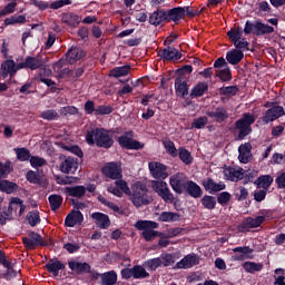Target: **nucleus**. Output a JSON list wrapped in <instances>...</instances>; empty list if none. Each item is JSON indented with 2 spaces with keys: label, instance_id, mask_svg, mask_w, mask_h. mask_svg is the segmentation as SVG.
<instances>
[{
  "label": "nucleus",
  "instance_id": "f257e3e1",
  "mask_svg": "<svg viewBox=\"0 0 285 285\" xmlns=\"http://www.w3.org/2000/svg\"><path fill=\"white\" fill-rule=\"evenodd\" d=\"M86 141L89 146L97 144L100 148H110L114 141L106 129H92L87 132Z\"/></svg>",
  "mask_w": 285,
  "mask_h": 285
},
{
  "label": "nucleus",
  "instance_id": "f03ea898",
  "mask_svg": "<svg viewBox=\"0 0 285 285\" xmlns=\"http://www.w3.org/2000/svg\"><path fill=\"white\" fill-rule=\"evenodd\" d=\"M255 115L250 112H245L243 114V117L235 122V128L238 132L236 136L237 141L246 139V137H248V134L253 132V128L250 126L255 124Z\"/></svg>",
  "mask_w": 285,
  "mask_h": 285
},
{
  "label": "nucleus",
  "instance_id": "7ed1b4c3",
  "mask_svg": "<svg viewBox=\"0 0 285 285\" xmlns=\"http://www.w3.org/2000/svg\"><path fill=\"white\" fill-rule=\"evenodd\" d=\"M137 230H141V236L146 242H153L155 237H159L160 233L155 230L159 228V224L153 220H137L135 224Z\"/></svg>",
  "mask_w": 285,
  "mask_h": 285
},
{
  "label": "nucleus",
  "instance_id": "20e7f679",
  "mask_svg": "<svg viewBox=\"0 0 285 285\" xmlns=\"http://www.w3.org/2000/svg\"><path fill=\"white\" fill-rule=\"evenodd\" d=\"M188 184V177L184 173H177L170 176L169 186L173 188L174 193L181 195L186 190Z\"/></svg>",
  "mask_w": 285,
  "mask_h": 285
},
{
  "label": "nucleus",
  "instance_id": "39448f33",
  "mask_svg": "<svg viewBox=\"0 0 285 285\" xmlns=\"http://www.w3.org/2000/svg\"><path fill=\"white\" fill-rule=\"evenodd\" d=\"M153 188L166 204H173L175 202V195L170 193V188H168L166 181L154 180Z\"/></svg>",
  "mask_w": 285,
  "mask_h": 285
},
{
  "label": "nucleus",
  "instance_id": "423d86ee",
  "mask_svg": "<svg viewBox=\"0 0 285 285\" xmlns=\"http://www.w3.org/2000/svg\"><path fill=\"white\" fill-rule=\"evenodd\" d=\"M284 107L277 104H273V106L263 114V117L261 119L263 124L267 125L279 119V117H284Z\"/></svg>",
  "mask_w": 285,
  "mask_h": 285
},
{
  "label": "nucleus",
  "instance_id": "0eeeda50",
  "mask_svg": "<svg viewBox=\"0 0 285 285\" xmlns=\"http://www.w3.org/2000/svg\"><path fill=\"white\" fill-rule=\"evenodd\" d=\"M118 142L122 148H127L128 150H141L144 148V144L132 140V131H127L120 136Z\"/></svg>",
  "mask_w": 285,
  "mask_h": 285
},
{
  "label": "nucleus",
  "instance_id": "6e6552de",
  "mask_svg": "<svg viewBox=\"0 0 285 285\" xmlns=\"http://www.w3.org/2000/svg\"><path fill=\"white\" fill-rule=\"evenodd\" d=\"M149 171L154 179H168V176L170 175L168 173V167L157 161L149 163Z\"/></svg>",
  "mask_w": 285,
  "mask_h": 285
},
{
  "label": "nucleus",
  "instance_id": "1a4fd4ad",
  "mask_svg": "<svg viewBox=\"0 0 285 285\" xmlns=\"http://www.w3.org/2000/svg\"><path fill=\"white\" fill-rule=\"evenodd\" d=\"M102 175L109 179H121V165L119 163H109L102 168Z\"/></svg>",
  "mask_w": 285,
  "mask_h": 285
},
{
  "label": "nucleus",
  "instance_id": "9d476101",
  "mask_svg": "<svg viewBox=\"0 0 285 285\" xmlns=\"http://www.w3.org/2000/svg\"><path fill=\"white\" fill-rule=\"evenodd\" d=\"M108 193H111V195H115L116 197H121V195H130V187H128V183L126 180H121L118 178V180L115 181V186H109L107 188Z\"/></svg>",
  "mask_w": 285,
  "mask_h": 285
},
{
  "label": "nucleus",
  "instance_id": "9b49d317",
  "mask_svg": "<svg viewBox=\"0 0 285 285\" xmlns=\"http://www.w3.org/2000/svg\"><path fill=\"white\" fill-rule=\"evenodd\" d=\"M59 168L65 175H75L79 168V160H77V158L67 157L60 163Z\"/></svg>",
  "mask_w": 285,
  "mask_h": 285
},
{
  "label": "nucleus",
  "instance_id": "f8f14e48",
  "mask_svg": "<svg viewBox=\"0 0 285 285\" xmlns=\"http://www.w3.org/2000/svg\"><path fill=\"white\" fill-rule=\"evenodd\" d=\"M131 202L137 206V208H139V206H146L147 204H150V198L148 197L146 189L140 187L134 190Z\"/></svg>",
  "mask_w": 285,
  "mask_h": 285
},
{
  "label": "nucleus",
  "instance_id": "ddd939ff",
  "mask_svg": "<svg viewBox=\"0 0 285 285\" xmlns=\"http://www.w3.org/2000/svg\"><path fill=\"white\" fill-rule=\"evenodd\" d=\"M223 174L224 178L228 181H239V179H244V169L240 167H225Z\"/></svg>",
  "mask_w": 285,
  "mask_h": 285
},
{
  "label": "nucleus",
  "instance_id": "4468645a",
  "mask_svg": "<svg viewBox=\"0 0 285 285\" xmlns=\"http://www.w3.org/2000/svg\"><path fill=\"white\" fill-rule=\"evenodd\" d=\"M0 75L3 79H7L8 76L14 77L17 75V62L12 59L3 61L1 63Z\"/></svg>",
  "mask_w": 285,
  "mask_h": 285
},
{
  "label": "nucleus",
  "instance_id": "2eb2a0df",
  "mask_svg": "<svg viewBox=\"0 0 285 285\" xmlns=\"http://www.w3.org/2000/svg\"><path fill=\"white\" fill-rule=\"evenodd\" d=\"M159 57L164 59V61H179V59H181V52L174 47H167L159 51Z\"/></svg>",
  "mask_w": 285,
  "mask_h": 285
},
{
  "label": "nucleus",
  "instance_id": "dca6fc26",
  "mask_svg": "<svg viewBox=\"0 0 285 285\" xmlns=\"http://www.w3.org/2000/svg\"><path fill=\"white\" fill-rule=\"evenodd\" d=\"M266 222L265 216H257L255 218L253 217H247L243 220L242 223V230H250V228H259Z\"/></svg>",
  "mask_w": 285,
  "mask_h": 285
},
{
  "label": "nucleus",
  "instance_id": "f3484780",
  "mask_svg": "<svg viewBox=\"0 0 285 285\" xmlns=\"http://www.w3.org/2000/svg\"><path fill=\"white\" fill-rule=\"evenodd\" d=\"M199 265V258L197 255L195 254H188L186 255L183 259L179 261V263H177L175 265V268L179 269V268H184V269H188L193 266H197Z\"/></svg>",
  "mask_w": 285,
  "mask_h": 285
},
{
  "label": "nucleus",
  "instance_id": "a211bd4d",
  "mask_svg": "<svg viewBox=\"0 0 285 285\" xmlns=\"http://www.w3.org/2000/svg\"><path fill=\"white\" fill-rule=\"evenodd\" d=\"M91 219H94L96 226L98 228H101L102 230H106V228H110V217L104 213H92Z\"/></svg>",
  "mask_w": 285,
  "mask_h": 285
},
{
  "label": "nucleus",
  "instance_id": "6ab92c4d",
  "mask_svg": "<svg viewBox=\"0 0 285 285\" xmlns=\"http://www.w3.org/2000/svg\"><path fill=\"white\" fill-rule=\"evenodd\" d=\"M250 150H253L250 142H245L238 147V159L240 164H248L250 161V157H253Z\"/></svg>",
  "mask_w": 285,
  "mask_h": 285
},
{
  "label": "nucleus",
  "instance_id": "aec40b11",
  "mask_svg": "<svg viewBox=\"0 0 285 285\" xmlns=\"http://www.w3.org/2000/svg\"><path fill=\"white\" fill-rule=\"evenodd\" d=\"M68 266L72 272H77V275L91 273V265L89 263H78L76 261H70Z\"/></svg>",
  "mask_w": 285,
  "mask_h": 285
},
{
  "label": "nucleus",
  "instance_id": "412c9836",
  "mask_svg": "<svg viewBox=\"0 0 285 285\" xmlns=\"http://www.w3.org/2000/svg\"><path fill=\"white\" fill-rule=\"evenodd\" d=\"M46 271L56 278L59 276V272L66 269V264L58 259H51L49 264L45 265Z\"/></svg>",
  "mask_w": 285,
  "mask_h": 285
},
{
  "label": "nucleus",
  "instance_id": "4be33fe9",
  "mask_svg": "<svg viewBox=\"0 0 285 285\" xmlns=\"http://www.w3.org/2000/svg\"><path fill=\"white\" fill-rule=\"evenodd\" d=\"M203 186L207 193H219V190H225L226 189V184L219 181L216 183L212 178H207L203 180Z\"/></svg>",
  "mask_w": 285,
  "mask_h": 285
},
{
  "label": "nucleus",
  "instance_id": "5701e85b",
  "mask_svg": "<svg viewBox=\"0 0 285 285\" xmlns=\"http://www.w3.org/2000/svg\"><path fill=\"white\" fill-rule=\"evenodd\" d=\"M206 115L210 119H214V121H217V124H222V121L228 119V111L223 107H218L214 111H207Z\"/></svg>",
  "mask_w": 285,
  "mask_h": 285
},
{
  "label": "nucleus",
  "instance_id": "b1692460",
  "mask_svg": "<svg viewBox=\"0 0 285 285\" xmlns=\"http://www.w3.org/2000/svg\"><path fill=\"white\" fill-rule=\"evenodd\" d=\"M184 14H186L185 8L176 7L174 9H170L166 11L167 22L174 21V23H177V21L184 19Z\"/></svg>",
  "mask_w": 285,
  "mask_h": 285
},
{
  "label": "nucleus",
  "instance_id": "393cba45",
  "mask_svg": "<svg viewBox=\"0 0 285 285\" xmlns=\"http://www.w3.org/2000/svg\"><path fill=\"white\" fill-rule=\"evenodd\" d=\"M81 222H83V214L79 210L71 212L65 219V224L69 228L77 226V224H81Z\"/></svg>",
  "mask_w": 285,
  "mask_h": 285
},
{
  "label": "nucleus",
  "instance_id": "a878e982",
  "mask_svg": "<svg viewBox=\"0 0 285 285\" xmlns=\"http://www.w3.org/2000/svg\"><path fill=\"white\" fill-rule=\"evenodd\" d=\"M244 59V51L239 49H232L226 53V60L232 66H237Z\"/></svg>",
  "mask_w": 285,
  "mask_h": 285
},
{
  "label": "nucleus",
  "instance_id": "bb28decb",
  "mask_svg": "<svg viewBox=\"0 0 285 285\" xmlns=\"http://www.w3.org/2000/svg\"><path fill=\"white\" fill-rule=\"evenodd\" d=\"M185 190L187 195H189L190 197H194V199H198V197H202L203 195L202 187H199V185H197V183L193 180L187 181V185L185 186Z\"/></svg>",
  "mask_w": 285,
  "mask_h": 285
},
{
  "label": "nucleus",
  "instance_id": "cd10ccee",
  "mask_svg": "<svg viewBox=\"0 0 285 285\" xmlns=\"http://www.w3.org/2000/svg\"><path fill=\"white\" fill-rule=\"evenodd\" d=\"M83 50L72 47L71 49L68 50L66 57L68 63H76V61H79V59H82L85 57Z\"/></svg>",
  "mask_w": 285,
  "mask_h": 285
},
{
  "label": "nucleus",
  "instance_id": "c85d7f7f",
  "mask_svg": "<svg viewBox=\"0 0 285 285\" xmlns=\"http://www.w3.org/2000/svg\"><path fill=\"white\" fill-rule=\"evenodd\" d=\"M164 21H167L165 10L154 11L149 17V23L151 26H161V23H164Z\"/></svg>",
  "mask_w": 285,
  "mask_h": 285
},
{
  "label": "nucleus",
  "instance_id": "c756f323",
  "mask_svg": "<svg viewBox=\"0 0 285 285\" xmlns=\"http://www.w3.org/2000/svg\"><path fill=\"white\" fill-rule=\"evenodd\" d=\"M102 285H115L118 282V274L115 271H109L100 274Z\"/></svg>",
  "mask_w": 285,
  "mask_h": 285
},
{
  "label": "nucleus",
  "instance_id": "7c9ffc66",
  "mask_svg": "<svg viewBox=\"0 0 285 285\" xmlns=\"http://www.w3.org/2000/svg\"><path fill=\"white\" fill-rule=\"evenodd\" d=\"M23 244L27 248H37V246H41V236L37 233L29 234L28 238L23 239Z\"/></svg>",
  "mask_w": 285,
  "mask_h": 285
},
{
  "label": "nucleus",
  "instance_id": "2f4dec72",
  "mask_svg": "<svg viewBox=\"0 0 285 285\" xmlns=\"http://www.w3.org/2000/svg\"><path fill=\"white\" fill-rule=\"evenodd\" d=\"M175 90L178 97H186V95H188V85L186 83V80H183L181 77L176 78Z\"/></svg>",
  "mask_w": 285,
  "mask_h": 285
},
{
  "label": "nucleus",
  "instance_id": "473e14b6",
  "mask_svg": "<svg viewBox=\"0 0 285 285\" xmlns=\"http://www.w3.org/2000/svg\"><path fill=\"white\" fill-rule=\"evenodd\" d=\"M62 23L70 26L71 28H77L81 23V18L76 13H65L62 14Z\"/></svg>",
  "mask_w": 285,
  "mask_h": 285
},
{
  "label": "nucleus",
  "instance_id": "72a5a7b5",
  "mask_svg": "<svg viewBox=\"0 0 285 285\" xmlns=\"http://www.w3.org/2000/svg\"><path fill=\"white\" fill-rule=\"evenodd\" d=\"M66 66V60L60 59L58 62L53 65V71L56 72L59 79H63L66 75H70V69L63 68Z\"/></svg>",
  "mask_w": 285,
  "mask_h": 285
},
{
  "label": "nucleus",
  "instance_id": "f704fd0d",
  "mask_svg": "<svg viewBox=\"0 0 285 285\" xmlns=\"http://www.w3.org/2000/svg\"><path fill=\"white\" fill-rule=\"evenodd\" d=\"M273 32H275V28L259 21L255 22V35H273Z\"/></svg>",
  "mask_w": 285,
  "mask_h": 285
},
{
  "label": "nucleus",
  "instance_id": "c9c22d12",
  "mask_svg": "<svg viewBox=\"0 0 285 285\" xmlns=\"http://www.w3.org/2000/svg\"><path fill=\"white\" fill-rule=\"evenodd\" d=\"M131 269L134 274V279H146L150 276L144 265H135L134 267H131Z\"/></svg>",
  "mask_w": 285,
  "mask_h": 285
},
{
  "label": "nucleus",
  "instance_id": "e433bc0d",
  "mask_svg": "<svg viewBox=\"0 0 285 285\" xmlns=\"http://www.w3.org/2000/svg\"><path fill=\"white\" fill-rule=\"evenodd\" d=\"M65 193L69 195V197H83L86 195L85 186H75V187H66Z\"/></svg>",
  "mask_w": 285,
  "mask_h": 285
},
{
  "label": "nucleus",
  "instance_id": "4c0bfd02",
  "mask_svg": "<svg viewBox=\"0 0 285 285\" xmlns=\"http://www.w3.org/2000/svg\"><path fill=\"white\" fill-rule=\"evenodd\" d=\"M130 72V66L116 67L110 70L109 76L119 79V77H126Z\"/></svg>",
  "mask_w": 285,
  "mask_h": 285
},
{
  "label": "nucleus",
  "instance_id": "58836bf2",
  "mask_svg": "<svg viewBox=\"0 0 285 285\" xmlns=\"http://www.w3.org/2000/svg\"><path fill=\"white\" fill-rule=\"evenodd\" d=\"M142 266L149 272H156L158 267H161V259L156 257L142 263Z\"/></svg>",
  "mask_w": 285,
  "mask_h": 285
},
{
  "label": "nucleus",
  "instance_id": "ea45409f",
  "mask_svg": "<svg viewBox=\"0 0 285 285\" xmlns=\"http://www.w3.org/2000/svg\"><path fill=\"white\" fill-rule=\"evenodd\" d=\"M49 204L51 210L57 212L61 208V204H63V197L61 195H50L49 196Z\"/></svg>",
  "mask_w": 285,
  "mask_h": 285
},
{
  "label": "nucleus",
  "instance_id": "a19ab883",
  "mask_svg": "<svg viewBox=\"0 0 285 285\" xmlns=\"http://www.w3.org/2000/svg\"><path fill=\"white\" fill-rule=\"evenodd\" d=\"M158 222H179V214L173 212H163L158 217Z\"/></svg>",
  "mask_w": 285,
  "mask_h": 285
},
{
  "label": "nucleus",
  "instance_id": "79ce46f5",
  "mask_svg": "<svg viewBox=\"0 0 285 285\" xmlns=\"http://www.w3.org/2000/svg\"><path fill=\"white\" fill-rule=\"evenodd\" d=\"M26 66H27V68H29V70H37L41 66H43V61H41L40 58L27 57L26 58Z\"/></svg>",
  "mask_w": 285,
  "mask_h": 285
},
{
  "label": "nucleus",
  "instance_id": "37998d69",
  "mask_svg": "<svg viewBox=\"0 0 285 285\" xmlns=\"http://www.w3.org/2000/svg\"><path fill=\"white\" fill-rule=\"evenodd\" d=\"M157 259H160L161 266L168 267L173 266L176 262V256L174 254H160Z\"/></svg>",
  "mask_w": 285,
  "mask_h": 285
},
{
  "label": "nucleus",
  "instance_id": "c03bdc74",
  "mask_svg": "<svg viewBox=\"0 0 285 285\" xmlns=\"http://www.w3.org/2000/svg\"><path fill=\"white\" fill-rule=\"evenodd\" d=\"M257 184H258V188L268 190V188H271V184H273V176H271V175L261 176L257 179Z\"/></svg>",
  "mask_w": 285,
  "mask_h": 285
},
{
  "label": "nucleus",
  "instance_id": "a18cd8bd",
  "mask_svg": "<svg viewBox=\"0 0 285 285\" xmlns=\"http://www.w3.org/2000/svg\"><path fill=\"white\" fill-rule=\"evenodd\" d=\"M18 161H28L32 156H30V150L27 148H14L13 149Z\"/></svg>",
  "mask_w": 285,
  "mask_h": 285
},
{
  "label": "nucleus",
  "instance_id": "49530a36",
  "mask_svg": "<svg viewBox=\"0 0 285 285\" xmlns=\"http://www.w3.org/2000/svg\"><path fill=\"white\" fill-rule=\"evenodd\" d=\"M200 202L207 210H213L217 206V199L214 196H204Z\"/></svg>",
  "mask_w": 285,
  "mask_h": 285
},
{
  "label": "nucleus",
  "instance_id": "de8ad7c7",
  "mask_svg": "<svg viewBox=\"0 0 285 285\" xmlns=\"http://www.w3.org/2000/svg\"><path fill=\"white\" fill-rule=\"evenodd\" d=\"M216 77H219L222 81H230L233 75L230 73V68L226 66L223 69L216 70Z\"/></svg>",
  "mask_w": 285,
  "mask_h": 285
},
{
  "label": "nucleus",
  "instance_id": "09e8293b",
  "mask_svg": "<svg viewBox=\"0 0 285 285\" xmlns=\"http://www.w3.org/2000/svg\"><path fill=\"white\" fill-rule=\"evenodd\" d=\"M243 268L249 274H254L256 272H261L263 269V265L261 263H243Z\"/></svg>",
  "mask_w": 285,
  "mask_h": 285
},
{
  "label": "nucleus",
  "instance_id": "8fccbe9b",
  "mask_svg": "<svg viewBox=\"0 0 285 285\" xmlns=\"http://www.w3.org/2000/svg\"><path fill=\"white\" fill-rule=\"evenodd\" d=\"M208 90V83L199 82L191 90V97H202Z\"/></svg>",
  "mask_w": 285,
  "mask_h": 285
},
{
  "label": "nucleus",
  "instance_id": "3c124183",
  "mask_svg": "<svg viewBox=\"0 0 285 285\" xmlns=\"http://www.w3.org/2000/svg\"><path fill=\"white\" fill-rule=\"evenodd\" d=\"M27 222L30 226H37V224L41 223V216H39L38 210L29 212L27 215Z\"/></svg>",
  "mask_w": 285,
  "mask_h": 285
},
{
  "label": "nucleus",
  "instance_id": "603ef678",
  "mask_svg": "<svg viewBox=\"0 0 285 285\" xmlns=\"http://www.w3.org/2000/svg\"><path fill=\"white\" fill-rule=\"evenodd\" d=\"M0 190L8 194L14 193V190H17V184L8 180H0Z\"/></svg>",
  "mask_w": 285,
  "mask_h": 285
},
{
  "label": "nucleus",
  "instance_id": "864d4df0",
  "mask_svg": "<svg viewBox=\"0 0 285 285\" xmlns=\"http://www.w3.org/2000/svg\"><path fill=\"white\" fill-rule=\"evenodd\" d=\"M243 35L244 30L242 28L230 29L227 32V37L230 39L232 43H234V41L242 39Z\"/></svg>",
  "mask_w": 285,
  "mask_h": 285
},
{
  "label": "nucleus",
  "instance_id": "5fc2aeb1",
  "mask_svg": "<svg viewBox=\"0 0 285 285\" xmlns=\"http://www.w3.org/2000/svg\"><path fill=\"white\" fill-rule=\"evenodd\" d=\"M238 254L233 255V261H246V259H253V250H238Z\"/></svg>",
  "mask_w": 285,
  "mask_h": 285
},
{
  "label": "nucleus",
  "instance_id": "6e6d98bb",
  "mask_svg": "<svg viewBox=\"0 0 285 285\" xmlns=\"http://www.w3.org/2000/svg\"><path fill=\"white\" fill-rule=\"evenodd\" d=\"M40 117L47 121L59 119V114L55 109H48L41 112Z\"/></svg>",
  "mask_w": 285,
  "mask_h": 285
},
{
  "label": "nucleus",
  "instance_id": "4d7b16f0",
  "mask_svg": "<svg viewBox=\"0 0 285 285\" xmlns=\"http://www.w3.org/2000/svg\"><path fill=\"white\" fill-rule=\"evenodd\" d=\"M219 92L225 97H235L239 92V88L237 86L223 87L219 89Z\"/></svg>",
  "mask_w": 285,
  "mask_h": 285
},
{
  "label": "nucleus",
  "instance_id": "13d9d810",
  "mask_svg": "<svg viewBox=\"0 0 285 285\" xmlns=\"http://www.w3.org/2000/svg\"><path fill=\"white\" fill-rule=\"evenodd\" d=\"M9 173H12V163L7 160L4 164L0 163V179L8 177Z\"/></svg>",
  "mask_w": 285,
  "mask_h": 285
},
{
  "label": "nucleus",
  "instance_id": "bf43d9fd",
  "mask_svg": "<svg viewBox=\"0 0 285 285\" xmlns=\"http://www.w3.org/2000/svg\"><path fill=\"white\" fill-rule=\"evenodd\" d=\"M207 124H208V117L203 116V117L194 119V121L191 122V128L202 130V128H205Z\"/></svg>",
  "mask_w": 285,
  "mask_h": 285
},
{
  "label": "nucleus",
  "instance_id": "052dcab7",
  "mask_svg": "<svg viewBox=\"0 0 285 285\" xmlns=\"http://www.w3.org/2000/svg\"><path fill=\"white\" fill-rule=\"evenodd\" d=\"M7 26H14V23H26V16H12L4 19Z\"/></svg>",
  "mask_w": 285,
  "mask_h": 285
},
{
  "label": "nucleus",
  "instance_id": "680f3d73",
  "mask_svg": "<svg viewBox=\"0 0 285 285\" xmlns=\"http://www.w3.org/2000/svg\"><path fill=\"white\" fill-rule=\"evenodd\" d=\"M100 202L107 206L108 208H110V210H112L115 213V215H124V210H121V208H119V206L115 205V203L107 200L105 198L100 199Z\"/></svg>",
  "mask_w": 285,
  "mask_h": 285
},
{
  "label": "nucleus",
  "instance_id": "e2e57ef3",
  "mask_svg": "<svg viewBox=\"0 0 285 285\" xmlns=\"http://www.w3.org/2000/svg\"><path fill=\"white\" fill-rule=\"evenodd\" d=\"M163 145L166 149V153H168V155H170L171 157H177V148L175 147V142L170 140H165L163 141Z\"/></svg>",
  "mask_w": 285,
  "mask_h": 285
},
{
  "label": "nucleus",
  "instance_id": "0e129e2a",
  "mask_svg": "<svg viewBox=\"0 0 285 285\" xmlns=\"http://www.w3.org/2000/svg\"><path fill=\"white\" fill-rule=\"evenodd\" d=\"M179 159L186 165L193 164V156L188 153L186 148L179 149Z\"/></svg>",
  "mask_w": 285,
  "mask_h": 285
},
{
  "label": "nucleus",
  "instance_id": "69168bd1",
  "mask_svg": "<svg viewBox=\"0 0 285 285\" xmlns=\"http://www.w3.org/2000/svg\"><path fill=\"white\" fill-rule=\"evenodd\" d=\"M30 165L32 166V168H41L42 166H46L47 161L46 159H43L42 157H38V156H31V158H29Z\"/></svg>",
  "mask_w": 285,
  "mask_h": 285
},
{
  "label": "nucleus",
  "instance_id": "338daca9",
  "mask_svg": "<svg viewBox=\"0 0 285 285\" xmlns=\"http://www.w3.org/2000/svg\"><path fill=\"white\" fill-rule=\"evenodd\" d=\"M235 196H236V199H238V202H244V199H248V189L242 186L237 187L235 189Z\"/></svg>",
  "mask_w": 285,
  "mask_h": 285
},
{
  "label": "nucleus",
  "instance_id": "774afa93",
  "mask_svg": "<svg viewBox=\"0 0 285 285\" xmlns=\"http://www.w3.org/2000/svg\"><path fill=\"white\" fill-rule=\"evenodd\" d=\"M14 10H17V2H10L0 10V17H8V14H12Z\"/></svg>",
  "mask_w": 285,
  "mask_h": 285
}]
</instances>
